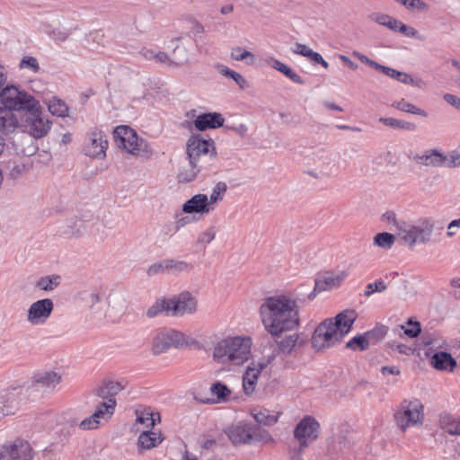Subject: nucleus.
<instances>
[{"label":"nucleus","mask_w":460,"mask_h":460,"mask_svg":"<svg viewBox=\"0 0 460 460\" xmlns=\"http://www.w3.org/2000/svg\"><path fill=\"white\" fill-rule=\"evenodd\" d=\"M412 160L419 164L430 167H442V152L429 149L413 155Z\"/></svg>","instance_id":"nucleus-23"},{"label":"nucleus","mask_w":460,"mask_h":460,"mask_svg":"<svg viewBox=\"0 0 460 460\" xmlns=\"http://www.w3.org/2000/svg\"><path fill=\"white\" fill-rule=\"evenodd\" d=\"M54 310V303L50 298L33 302L27 310L26 320L32 326L44 325Z\"/></svg>","instance_id":"nucleus-18"},{"label":"nucleus","mask_w":460,"mask_h":460,"mask_svg":"<svg viewBox=\"0 0 460 460\" xmlns=\"http://www.w3.org/2000/svg\"><path fill=\"white\" fill-rule=\"evenodd\" d=\"M0 460H13L11 444L0 447Z\"/></svg>","instance_id":"nucleus-64"},{"label":"nucleus","mask_w":460,"mask_h":460,"mask_svg":"<svg viewBox=\"0 0 460 460\" xmlns=\"http://www.w3.org/2000/svg\"><path fill=\"white\" fill-rule=\"evenodd\" d=\"M227 190V185L224 181H218L215 184L208 198V204L211 206L212 210L215 209L216 205L222 201Z\"/></svg>","instance_id":"nucleus-41"},{"label":"nucleus","mask_w":460,"mask_h":460,"mask_svg":"<svg viewBox=\"0 0 460 460\" xmlns=\"http://www.w3.org/2000/svg\"><path fill=\"white\" fill-rule=\"evenodd\" d=\"M219 72L221 75L232 78L240 86V88L244 89L248 86L246 79L241 74L226 66H222Z\"/></svg>","instance_id":"nucleus-51"},{"label":"nucleus","mask_w":460,"mask_h":460,"mask_svg":"<svg viewBox=\"0 0 460 460\" xmlns=\"http://www.w3.org/2000/svg\"><path fill=\"white\" fill-rule=\"evenodd\" d=\"M261 322L272 336L295 330L299 325V307L296 299L279 295L264 300L260 307Z\"/></svg>","instance_id":"nucleus-1"},{"label":"nucleus","mask_w":460,"mask_h":460,"mask_svg":"<svg viewBox=\"0 0 460 460\" xmlns=\"http://www.w3.org/2000/svg\"><path fill=\"white\" fill-rule=\"evenodd\" d=\"M108 146L109 143L105 133L99 128H93L85 136L83 152L91 158L104 159Z\"/></svg>","instance_id":"nucleus-11"},{"label":"nucleus","mask_w":460,"mask_h":460,"mask_svg":"<svg viewBox=\"0 0 460 460\" xmlns=\"http://www.w3.org/2000/svg\"><path fill=\"white\" fill-rule=\"evenodd\" d=\"M271 66L276 69L277 71L282 73L285 75L288 78L292 80L294 83L303 84L304 81L300 75H298L296 73L293 71L292 68H290L286 64L280 62L278 59L271 58Z\"/></svg>","instance_id":"nucleus-39"},{"label":"nucleus","mask_w":460,"mask_h":460,"mask_svg":"<svg viewBox=\"0 0 460 460\" xmlns=\"http://www.w3.org/2000/svg\"><path fill=\"white\" fill-rule=\"evenodd\" d=\"M21 128L34 138L45 137L51 128L52 121L48 117H20Z\"/></svg>","instance_id":"nucleus-20"},{"label":"nucleus","mask_w":460,"mask_h":460,"mask_svg":"<svg viewBox=\"0 0 460 460\" xmlns=\"http://www.w3.org/2000/svg\"><path fill=\"white\" fill-rule=\"evenodd\" d=\"M424 419L423 405L418 400L402 402L394 412V420L402 431L421 425Z\"/></svg>","instance_id":"nucleus-9"},{"label":"nucleus","mask_w":460,"mask_h":460,"mask_svg":"<svg viewBox=\"0 0 460 460\" xmlns=\"http://www.w3.org/2000/svg\"><path fill=\"white\" fill-rule=\"evenodd\" d=\"M182 211L187 214H208L212 211L208 204V197L205 194H196L182 205Z\"/></svg>","instance_id":"nucleus-22"},{"label":"nucleus","mask_w":460,"mask_h":460,"mask_svg":"<svg viewBox=\"0 0 460 460\" xmlns=\"http://www.w3.org/2000/svg\"><path fill=\"white\" fill-rule=\"evenodd\" d=\"M394 106L400 111L411 113L413 115H426L425 111L417 108L413 104L405 102L404 100H401L400 102H394Z\"/></svg>","instance_id":"nucleus-53"},{"label":"nucleus","mask_w":460,"mask_h":460,"mask_svg":"<svg viewBox=\"0 0 460 460\" xmlns=\"http://www.w3.org/2000/svg\"><path fill=\"white\" fill-rule=\"evenodd\" d=\"M115 144L120 149L133 155H140L143 141H139L134 129L128 126H119L113 130Z\"/></svg>","instance_id":"nucleus-14"},{"label":"nucleus","mask_w":460,"mask_h":460,"mask_svg":"<svg viewBox=\"0 0 460 460\" xmlns=\"http://www.w3.org/2000/svg\"><path fill=\"white\" fill-rule=\"evenodd\" d=\"M398 32H401L402 34L410 38H419L418 31L413 27L404 24L403 22L401 23Z\"/></svg>","instance_id":"nucleus-62"},{"label":"nucleus","mask_w":460,"mask_h":460,"mask_svg":"<svg viewBox=\"0 0 460 460\" xmlns=\"http://www.w3.org/2000/svg\"><path fill=\"white\" fill-rule=\"evenodd\" d=\"M62 380V373L55 369L40 370L33 374L30 382L24 384L32 399L54 391Z\"/></svg>","instance_id":"nucleus-7"},{"label":"nucleus","mask_w":460,"mask_h":460,"mask_svg":"<svg viewBox=\"0 0 460 460\" xmlns=\"http://www.w3.org/2000/svg\"><path fill=\"white\" fill-rule=\"evenodd\" d=\"M186 341L184 334L174 329L162 328L155 331L151 341V352L158 356L171 349H181Z\"/></svg>","instance_id":"nucleus-8"},{"label":"nucleus","mask_w":460,"mask_h":460,"mask_svg":"<svg viewBox=\"0 0 460 460\" xmlns=\"http://www.w3.org/2000/svg\"><path fill=\"white\" fill-rule=\"evenodd\" d=\"M440 427L450 435L460 436V418L443 414L439 419Z\"/></svg>","instance_id":"nucleus-35"},{"label":"nucleus","mask_w":460,"mask_h":460,"mask_svg":"<svg viewBox=\"0 0 460 460\" xmlns=\"http://www.w3.org/2000/svg\"><path fill=\"white\" fill-rule=\"evenodd\" d=\"M408 327L401 326L404 330V334L411 338L417 337L421 332L419 322H412L411 319L407 322Z\"/></svg>","instance_id":"nucleus-57"},{"label":"nucleus","mask_w":460,"mask_h":460,"mask_svg":"<svg viewBox=\"0 0 460 460\" xmlns=\"http://www.w3.org/2000/svg\"><path fill=\"white\" fill-rule=\"evenodd\" d=\"M108 306L112 310L116 309L118 312H122L126 309V300L120 296H110L108 297Z\"/></svg>","instance_id":"nucleus-59"},{"label":"nucleus","mask_w":460,"mask_h":460,"mask_svg":"<svg viewBox=\"0 0 460 460\" xmlns=\"http://www.w3.org/2000/svg\"><path fill=\"white\" fill-rule=\"evenodd\" d=\"M383 222L387 225L394 226L397 233H399L400 224H404L405 221L398 220L394 211H387L382 216Z\"/></svg>","instance_id":"nucleus-58"},{"label":"nucleus","mask_w":460,"mask_h":460,"mask_svg":"<svg viewBox=\"0 0 460 460\" xmlns=\"http://www.w3.org/2000/svg\"><path fill=\"white\" fill-rule=\"evenodd\" d=\"M171 315L182 316L192 314L197 311L198 302L196 297L189 291H182L169 299Z\"/></svg>","instance_id":"nucleus-19"},{"label":"nucleus","mask_w":460,"mask_h":460,"mask_svg":"<svg viewBox=\"0 0 460 460\" xmlns=\"http://www.w3.org/2000/svg\"><path fill=\"white\" fill-rule=\"evenodd\" d=\"M379 72L383 73L384 75H387L390 78H393L405 84H411L420 87V84H422V81L420 79L415 80L411 75L405 72H401L392 67L385 66L384 65H382Z\"/></svg>","instance_id":"nucleus-26"},{"label":"nucleus","mask_w":460,"mask_h":460,"mask_svg":"<svg viewBox=\"0 0 460 460\" xmlns=\"http://www.w3.org/2000/svg\"><path fill=\"white\" fill-rule=\"evenodd\" d=\"M178 51H183L184 54L181 57L170 58L165 52H158L155 54V62L159 64H166L168 66H181L188 60L187 51L184 48L176 46L173 49V54L176 55Z\"/></svg>","instance_id":"nucleus-30"},{"label":"nucleus","mask_w":460,"mask_h":460,"mask_svg":"<svg viewBox=\"0 0 460 460\" xmlns=\"http://www.w3.org/2000/svg\"><path fill=\"white\" fill-rule=\"evenodd\" d=\"M207 171L205 168H199L195 166V164H188L187 167H183L178 173L177 179L181 183H188L196 179L198 174L202 172Z\"/></svg>","instance_id":"nucleus-38"},{"label":"nucleus","mask_w":460,"mask_h":460,"mask_svg":"<svg viewBox=\"0 0 460 460\" xmlns=\"http://www.w3.org/2000/svg\"><path fill=\"white\" fill-rule=\"evenodd\" d=\"M216 234L215 227L210 226L199 234L197 242L200 244H208L215 239Z\"/></svg>","instance_id":"nucleus-56"},{"label":"nucleus","mask_w":460,"mask_h":460,"mask_svg":"<svg viewBox=\"0 0 460 460\" xmlns=\"http://www.w3.org/2000/svg\"><path fill=\"white\" fill-rule=\"evenodd\" d=\"M152 429L142 430L138 436L137 446L140 449L150 450L162 443L164 438L160 431H153Z\"/></svg>","instance_id":"nucleus-24"},{"label":"nucleus","mask_w":460,"mask_h":460,"mask_svg":"<svg viewBox=\"0 0 460 460\" xmlns=\"http://www.w3.org/2000/svg\"><path fill=\"white\" fill-rule=\"evenodd\" d=\"M170 302L169 299L161 298L156 300L146 312V315L148 318H155L161 313L165 312L168 314H171L170 309Z\"/></svg>","instance_id":"nucleus-40"},{"label":"nucleus","mask_w":460,"mask_h":460,"mask_svg":"<svg viewBox=\"0 0 460 460\" xmlns=\"http://www.w3.org/2000/svg\"><path fill=\"white\" fill-rule=\"evenodd\" d=\"M231 58L236 61H245L247 65H253L255 61L254 55L240 47L232 49Z\"/></svg>","instance_id":"nucleus-46"},{"label":"nucleus","mask_w":460,"mask_h":460,"mask_svg":"<svg viewBox=\"0 0 460 460\" xmlns=\"http://www.w3.org/2000/svg\"><path fill=\"white\" fill-rule=\"evenodd\" d=\"M29 396L24 385L10 386L0 393V411L3 417L14 414L20 408L21 402Z\"/></svg>","instance_id":"nucleus-12"},{"label":"nucleus","mask_w":460,"mask_h":460,"mask_svg":"<svg viewBox=\"0 0 460 460\" xmlns=\"http://www.w3.org/2000/svg\"><path fill=\"white\" fill-rule=\"evenodd\" d=\"M370 344L371 342L369 341L368 338H367L366 333H364L362 335H358L350 339L347 342L346 347L353 350H365L369 347Z\"/></svg>","instance_id":"nucleus-48"},{"label":"nucleus","mask_w":460,"mask_h":460,"mask_svg":"<svg viewBox=\"0 0 460 460\" xmlns=\"http://www.w3.org/2000/svg\"><path fill=\"white\" fill-rule=\"evenodd\" d=\"M21 69H29L33 73H38L40 71V66L37 59L34 57L26 56L24 57L19 65Z\"/></svg>","instance_id":"nucleus-55"},{"label":"nucleus","mask_w":460,"mask_h":460,"mask_svg":"<svg viewBox=\"0 0 460 460\" xmlns=\"http://www.w3.org/2000/svg\"><path fill=\"white\" fill-rule=\"evenodd\" d=\"M299 345V334L297 332L289 333L277 341L279 352L284 355L293 354Z\"/></svg>","instance_id":"nucleus-29"},{"label":"nucleus","mask_w":460,"mask_h":460,"mask_svg":"<svg viewBox=\"0 0 460 460\" xmlns=\"http://www.w3.org/2000/svg\"><path fill=\"white\" fill-rule=\"evenodd\" d=\"M116 406V401L114 398H109L107 401H103L99 403L93 415L100 421H108L112 416Z\"/></svg>","instance_id":"nucleus-33"},{"label":"nucleus","mask_w":460,"mask_h":460,"mask_svg":"<svg viewBox=\"0 0 460 460\" xmlns=\"http://www.w3.org/2000/svg\"><path fill=\"white\" fill-rule=\"evenodd\" d=\"M275 358L276 354L273 352L267 358H263L260 360H252L249 363L243 375V388L246 395H251L255 391L261 371L270 364Z\"/></svg>","instance_id":"nucleus-13"},{"label":"nucleus","mask_w":460,"mask_h":460,"mask_svg":"<svg viewBox=\"0 0 460 460\" xmlns=\"http://www.w3.org/2000/svg\"><path fill=\"white\" fill-rule=\"evenodd\" d=\"M100 421L92 414L90 417L84 419L80 423V428L88 430L98 428Z\"/></svg>","instance_id":"nucleus-61"},{"label":"nucleus","mask_w":460,"mask_h":460,"mask_svg":"<svg viewBox=\"0 0 460 460\" xmlns=\"http://www.w3.org/2000/svg\"><path fill=\"white\" fill-rule=\"evenodd\" d=\"M136 425L141 424L147 429H153L156 422H160L161 417L158 412H154L150 408L136 411Z\"/></svg>","instance_id":"nucleus-31"},{"label":"nucleus","mask_w":460,"mask_h":460,"mask_svg":"<svg viewBox=\"0 0 460 460\" xmlns=\"http://www.w3.org/2000/svg\"><path fill=\"white\" fill-rule=\"evenodd\" d=\"M387 328L385 326L378 325L365 333L371 343H376L381 341L385 336Z\"/></svg>","instance_id":"nucleus-54"},{"label":"nucleus","mask_w":460,"mask_h":460,"mask_svg":"<svg viewBox=\"0 0 460 460\" xmlns=\"http://www.w3.org/2000/svg\"><path fill=\"white\" fill-rule=\"evenodd\" d=\"M192 270L193 265L187 261L174 259H164L150 265L146 270V273L149 277L162 273L179 276L182 273H189Z\"/></svg>","instance_id":"nucleus-16"},{"label":"nucleus","mask_w":460,"mask_h":460,"mask_svg":"<svg viewBox=\"0 0 460 460\" xmlns=\"http://www.w3.org/2000/svg\"><path fill=\"white\" fill-rule=\"evenodd\" d=\"M379 121L394 129L411 131L416 128L414 122L398 117H380Z\"/></svg>","instance_id":"nucleus-34"},{"label":"nucleus","mask_w":460,"mask_h":460,"mask_svg":"<svg viewBox=\"0 0 460 460\" xmlns=\"http://www.w3.org/2000/svg\"><path fill=\"white\" fill-rule=\"evenodd\" d=\"M356 319L353 310H344L334 318L325 319L314 330L312 346L318 350L332 347L349 332Z\"/></svg>","instance_id":"nucleus-2"},{"label":"nucleus","mask_w":460,"mask_h":460,"mask_svg":"<svg viewBox=\"0 0 460 460\" xmlns=\"http://www.w3.org/2000/svg\"><path fill=\"white\" fill-rule=\"evenodd\" d=\"M222 127L234 130L241 136H243L248 129L246 123L243 122L240 117H228L227 119H224V125Z\"/></svg>","instance_id":"nucleus-43"},{"label":"nucleus","mask_w":460,"mask_h":460,"mask_svg":"<svg viewBox=\"0 0 460 460\" xmlns=\"http://www.w3.org/2000/svg\"><path fill=\"white\" fill-rule=\"evenodd\" d=\"M319 429V423L310 416L305 417L298 422L294 430V437L299 442L300 451L318 438Z\"/></svg>","instance_id":"nucleus-17"},{"label":"nucleus","mask_w":460,"mask_h":460,"mask_svg":"<svg viewBox=\"0 0 460 460\" xmlns=\"http://www.w3.org/2000/svg\"><path fill=\"white\" fill-rule=\"evenodd\" d=\"M308 164L312 169L308 170L307 173L316 179L329 175L335 168L332 155L323 149L312 153L308 158Z\"/></svg>","instance_id":"nucleus-15"},{"label":"nucleus","mask_w":460,"mask_h":460,"mask_svg":"<svg viewBox=\"0 0 460 460\" xmlns=\"http://www.w3.org/2000/svg\"><path fill=\"white\" fill-rule=\"evenodd\" d=\"M194 125L199 131L207 130L208 128H217L224 125L223 117H197Z\"/></svg>","instance_id":"nucleus-36"},{"label":"nucleus","mask_w":460,"mask_h":460,"mask_svg":"<svg viewBox=\"0 0 460 460\" xmlns=\"http://www.w3.org/2000/svg\"><path fill=\"white\" fill-rule=\"evenodd\" d=\"M430 364L438 370L453 371L456 360L447 352H437L430 358Z\"/></svg>","instance_id":"nucleus-28"},{"label":"nucleus","mask_w":460,"mask_h":460,"mask_svg":"<svg viewBox=\"0 0 460 460\" xmlns=\"http://www.w3.org/2000/svg\"><path fill=\"white\" fill-rule=\"evenodd\" d=\"M442 166L447 168H456L460 166V148H456L448 152L447 154L442 153Z\"/></svg>","instance_id":"nucleus-47"},{"label":"nucleus","mask_w":460,"mask_h":460,"mask_svg":"<svg viewBox=\"0 0 460 460\" xmlns=\"http://www.w3.org/2000/svg\"><path fill=\"white\" fill-rule=\"evenodd\" d=\"M0 102L3 109L10 111H38L40 102L32 95L20 91L13 84L6 85L0 92Z\"/></svg>","instance_id":"nucleus-4"},{"label":"nucleus","mask_w":460,"mask_h":460,"mask_svg":"<svg viewBox=\"0 0 460 460\" xmlns=\"http://www.w3.org/2000/svg\"><path fill=\"white\" fill-rule=\"evenodd\" d=\"M13 460H31L33 452L31 445L24 440H17L11 444Z\"/></svg>","instance_id":"nucleus-32"},{"label":"nucleus","mask_w":460,"mask_h":460,"mask_svg":"<svg viewBox=\"0 0 460 460\" xmlns=\"http://www.w3.org/2000/svg\"><path fill=\"white\" fill-rule=\"evenodd\" d=\"M347 276L346 270L324 273L315 279L314 290L308 295V298L313 300L318 293L338 288Z\"/></svg>","instance_id":"nucleus-21"},{"label":"nucleus","mask_w":460,"mask_h":460,"mask_svg":"<svg viewBox=\"0 0 460 460\" xmlns=\"http://www.w3.org/2000/svg\"><path fill=\"white\" fill-rule=\"evenodd\" d=\"M394 242L395 236L387 232L379 233L374 237V244L385 250L391 249Z\"/></svg>","instance_id":"nucleus-45"},{"label":"nucleus","mask_w":460,"mask_h":460,"mask_svg":"<svg viewBox=\"0 0 460 460\" xmlns=\"http://www.w3.org/2000/svg\"><path fill=\"white\" fill-rule=\"evenodd\" d=\"M107 385V394H109V398H113V396L122 390V385L118 382H108Z\"/></svg>","instance_id":"nucleus-63"},{"label":"nucleus","mask_w":460,"mask_h":460,"mask_svg":"<svg viewBox=\"0 0 460 460\" xmlns=\"http://www.w3.org/2000/svg\"><path fill=\"white\" fill-rule=\"evenodd\" d=\"M7 169L9 171L8 176L13 180L20 178L28 170L24 164L17 162H9Z\"/></svg>","instance_id":"nucleus-52"},{"label":"nucleus","mask_w":460,"mask_h":460,"mask_svg":"<svg viewBox=\"0 0 460 460\" xmlns=\"http://www.w3.org/2000/svg\"><path fill=\"white\" fill-rule=\"evenodd\" d=\"M347 446V436L344 431H339L329 442V447L334 452L343 450Z\"/></svg>","instance_id":"nucleus-50"},{"label":"nucleus","mask_w":460,"mask_h":460,"mask_svg":"<svg viewBox=\"0 0 460 460\" xmlns=\"http://www.w3.org/2000/svg\"><path fill=\"white\" fill-rule=\"evenodd\" d=\"M386 289V285L383 280H377L373 283H369L366 287V290L364 292V295L366 296H370L376 292H383Z\"/></svg>","instance_id":"nucleus-60"},{"label":"nucleus","mask_w":460,"mask_h":460,"mask_svg":"<svg viewBox=\"0 0 460 460\" xmlns=\"http://www.w3.org/2000/svg\"><path fill=\"white\" fill-rule=\"evenodd\" d=\"M209 392L212 396L208 400L209 403H226L230 401L232 391L227 387L226 385L222 382L217 381L210 385Z\"/></svg>","instance_id":"nucleus-25"},{"label":"nucleus","mask_w":460,"mask_h":460,"mask_svg":"<svg viewBox=\"0 0 460 460\" xmlns=\"http://www.w3.org/2000/svg\"><path fill=\"white\" fill-rule=\"evenodd\" d=\"M103 296L97 290H85L79 294L80 301L93 313H99V305L102 302Z\"/></svg>","instance_id":"nucleus-27"},{"label":"nucleus","mask_w":460,"mask_h":460,"mask_svg":"<svg viewBox=\"0 0 460 460\" xmlns=\"http://www.w3.org/2000/svg\"><path fill=\"white\" fill-rule=\"evenodd\" d=\"M252 339L248 336H229L217 341L212 358L221 365L240 367L252 357Z\"/></svg>","instance_id":"nucleus-3"},{"label":"nucleus","mask_w":460,"mask_h":460,"mask_svg":"<svg viewBox=\"0 0 460 460\" xmlns=\"http://www.w3.org/2000/svg\"><path fill=\"white\" fill-rule=\"evenodd\" d=\"M60 283V277L58 275H52L40 278L36 282V288L44 291H51L55 289Z\"/></svg>","instance_id":"nucleus-44"},{"label":"nucleus","mask_w":460,"mask_h":460,"mask_svg":"<svg viewBox=\"0 0 460 460\" xmlns=\"http://www.w3.org/2000/svg\"><path fill=\"white\" fill-rule=\"evenodd\" d=\"M434 231V223L429 218H420L414 224L404 222L400 224L397 235L409 247H413L417 243L423 244L430 241Z\"/></svg>","instance_id":"nucleus-5"},{"label":"nucleus","mask_w":460,"mask_h":460,"mask_svg":"<svg viewBox=\"0 0 460 460\" xmlns=\"http://www.w3.org/2000/svg\"><path fill=\"white\" fill-rule=\"evenodd\" d=\"M186 153L190 164L208 170L216 158L212 141L192 137L187 142Z\"/></svg>","instance_id":"nucleus-6"},{"label":"nucleus","mask_w":460,"mask_h":460,"mask_svg":"<svg viewBox=\"0 0 460 460\" xmlns=\"http://www.w3.org/2000/svg\"><path fill=\"white\" fill-rule=\"evenodd\" d=\"M17 127L21 128L20 117H0V131L11 133Z\"/></svg>","instance_id":"nucleus-49"},{"label":"nucleus","mask_w":460,"mask_h":460,"mask_svg":"<svg viewBox=\"0 0 460 460\" xmlns=\"http://www.w3.org/2000/svg\"><path fill=\"white\" fill-rule=\"evenodd\" d=\"M257 428L245 421H238L226 428V434L235 446L252 444L254 440L268 439L270 436L267 432L257 433Z\"/></svg>","instance_id":"nucleus-10"},{"label":"nucleus","mask_w":460,"mask_h":460,"mask_svg":"<svg viewBox=\"0 0 460 460\" xmlns=\"http://www.w3.org/2000/svg\"><path fill=\"white\" fill-rule=\"evenodd\" d=\"M48 110L51 115H68V106L65 101L57 96H52L45 101Z\"/></svg>","instance_id":"nucleus-37"},{"label":"nucleus","mask_w":460,"mask_h":460,"mask_svg":"<svg viewBox=\"0 0 460 460\" xmlns=\"http://www.w3.org/2000/svg\"><path fill=\"white\" fill-rule=\"evenodd\" d=\"M252 416L256 422L265 426L274 425L278 421V414H275L267 409L254 411Z\"/></svg>","instance_id":"nucleus-42"}]
</instances>
